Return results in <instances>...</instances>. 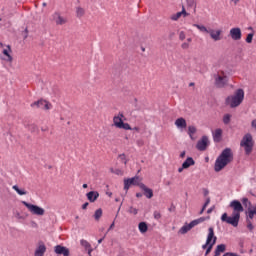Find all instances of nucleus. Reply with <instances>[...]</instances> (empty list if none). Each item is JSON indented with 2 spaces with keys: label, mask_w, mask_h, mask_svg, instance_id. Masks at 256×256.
Wrapping results in <instances>:
<instances>
[{
  "label": "nucleus",
  "mask_w": 256,
  "mask_h": 256,
  "mask_svg": "<svg viewBox=\"0 0 256 256\" xmlns=\"http://www.w3.org/2000/svg\"><path fill=\"white\" fill-rule=\"evenodd\" d=\"M233 161V151L231 148H225L221 154L217 157L215 164H214V170L216 173H219V171H222V169H225L229 163H232Z\"/></svg>",
  "instance_id": "1"
},
{
  "label": "nucleus",
  "mask_w": 256,
  "mask_h": 256,
  "mask_svg": "<svg viewBox=\"0 0 256 256\" xmlns=\"http://www.w3.org/2000/svg\"><path fill=\"white\" fill-rule=\"evenodd\" d=\"M243 99H245V91L238 89L235 91L234 95L226 98V105H229L231 109H235V107H239V105L243 103Z\"/></svg>",
  "instance_id": "2"
},
{
  "label": "nucleus",
  "mask_w": 256,
  "mask_h": 256,
  "mask_svg": "<svg viewBox=\"0 0 256 256\" xmlns=\"http://www.w3.org/2000/svg\"><path fill=\"white\" fill-rule=\"evenodd\" d=\"M255 145V142L253 141V136L250 133H247L243 136L240 147H243L245 151V155H249L250 153H253V147Z\"/></svg>",
  "instance_id": "3"
},
{
  "label": "nucleus",
  "mask_w": 256,
  "mask_h": 256,
  "mask_svg": "<svg viewBox=\"0 0 256 256\" xmlns=\"http://www.w3.org/2000/svg\"><path fill=\"white\" fill-rule=\"evenodd\" d=\"M239 219H241V214L239 213L232 212V216H228L227 213H224L221 216V221H223V223H228V225H232V227H238Z\"/></svg>",
  "instance_id": "4"
},
{
  "label": "nucleus",
  "mask_w": 256,
  "mask_h": 256,
  "mask_svg": "<svg viewBox=\"0 0 256 256\" xmlns=\"http://www.w3.org/2000/svg\"><path fill=\"white\" fill-rule=\"evenodd\" d=\"M22 205H25V207L28 209V211H30L32 215H37L38 217H43V215H45V209L42 207L31 204L27 201H22Z\"/></svg>",
  "instance_id": "5"
},
{
  "label": "nucleus",
  "mask_w": 256,
  "mask_h": 256,
  "mask_svg": "<svg viewBox=\"0 0 256 256\" xmlns=\"http://www.w3.org/2000/svg\"><path fill=\"white\" fill-rule=\"evenodd\" d=\"M131 185L141 187V185H143L141 178L139 176H134L132 178L124 179V191H129Z\"/></svg>",
  "instance_id": "6"
},
{
  "label": "nucleus",
  "mask_w": 256,
  "mask_h": 256,
  "mask_svg": "<svg viewBox=\"0 0 256 256\" xmlns=\"http://www.w3.org/2000/svg\"><path fill=\"white\" fill-rule=\"evenodd\" d=\"M256 215V207H254L253 209L248 208V211L246 212V223H247V229H249V231H253V229H255V227L253 226V222L251 221Z\"/></svg>",
  "instance_id": "7"
},
{
  "label": "nucleus",
  "mask_w": 256,
  "mask_h": 256,
  "mask_svg": "<svg viewBox=\"0 0 256 256\" xmlns=\"http://www.w3.org/2000/svg\"><path fill=\"white\" fill-rule=\"evenodd\" d=\"M214 85L217 89H223V87H227L229 84V78L227 76L214 75Z\"/></svg>",
  "instance_id": "8"
},
{
  "label": "nucleus",
  "mask_w": 256,
  "mask_h": 256,
  "mask_svg": "<svg viewBox=\"0 0 256 256\" xmlns=\"http://www.w3.org/2000/svg\"><path fill=\"white\" fill-rule=\"evenodd\" d=\"M31 107H36L37 109H44L45 111H49V109H51V103L47 102V100H38L32 103Z\"/></svg>",
  "instance_id": "9"
},
{
  "label": "nucleus",
  "mask_w": 256,
  "mask_h": 256,
  "mask_svg": "<svg viewBox=\"0 0 256 256\" xmlns=\"http://www.w3.org/2000/svg\"><path fill=\"white\" fill-rule=\"evenodd\" d=\"M217 238V236H215V230L213 229V227H210L208 229V235L206 238V243L204 245H202V249H207V247H209L211 245V243H213V240Z\"/></svg>",
  "instance_id": "10"
},
{
  "label": "nucleus",
  "mask_w": 256,
  "mask_h": 256,
  "mask_svg": "<svg viewBox=\"0 0 256 256\" xmlns=\"http://www.w3.org/2000/svg\"><path fill=\"white\" fill-rule=\"evenodd\" d=\"M54 253L58 256H69L71 255V252L69 251V248L63 246V245H56L54 247Z\"/></svg>",
  "instance_id": "11"
},
{
  "label": "nucleus",
  "mask_w": 256,
  "mask_h": 256,
  "mask_svg": "<svg viewBox=\"0 0 256 256\" xmlns=\"http://www.w3.org/2000/svg\"><path fill=\"white\" fill-rule=\"evenodd\" d=\"M209 145V138L207 136H203L201 140L197 142L196 148L198 151H205Z\"/></svg>",
  "instance_id": "12"
},
{
  "label": "nucleus",
  "mask_w": 256,
  "mask_h": 256,
  "mask_svg": "<svg viewBox=\"0 0 256 256\" xmlns=\"http://www.w3.org/2000/svg\"><path fill=\"white\" fill-rule=\"evenodd\" d=\"M230 37L233 41H240L242 37L241 28L235 27L230 29Z\"/></svg>",
  "instance_id": "13"
},
{
  "label": "nucleus",
  "mask_w": 256,
  "mask_h": 256,
  "mask_svg": "<svg viewBox=\"0 0 256 256\" xmlns=\"http://www.w3.org/2000/svg\"><path fill=\"white\" fill-rule=\"evenodd\" d=\"M230 207L233 209L232 213H239L241 215V212H243V205L239 200H233L230 203Z\"/></svg>",
  "instance_id": "14"
},
{
  "label": "nucleus",
  "mask_w": 256,
  "mask_h": 256,
  "mask_svg": "<svg viewBox=\"0 0 256 256\" xmlns=\"http://www.w3.org/2000/svg\"><path fill=\"white\" fill-rule=\"evenodd\" d=\"M52 17L56 25H65L67 23V19L63 18L59 12H55Z\"/></svg>",
  "instance_id": "15"
},
{
  "label": "nucleus",
  "mask_w": 256,
  "mask_h": 256,
  "mask_svg": "<svg viewBox=\"0 0 256 256\" xmlns=\"http://www.w3.org/2000/svg\"><path fill=\"white\" fill-rule=\"evenodd\" d=\"M208 33L213 41H221V30L209 29Z\"/></svg>",
  "instance_id": "16"
},
{
  "label": "nucleus",
  "mask_w": 256,
  "mask_h": 256,
  "mask_svg": "<svg viewBox=\"0 0 256 256\" xmlns=\"http://www.w3.org/2000/svg\"><path fill=\"white\" fill-rule=\"evenodd\" d=\"M222 137H223V130L221 128H218L213 132L214 143H221Z\"/></svg>",
  "instance_id": "17"
},
{
  "label": "nucleus",
  "mask_w": 256,
  "mask_h": 256,
  "mask_svg": "<svg viewBox=\"0 0 256 256\" xmlns=\"http://www.w3.org/2000/svg\"><path fill=\"white\" fill-rule=\"evenodd\" d=\"M140 189H142V191H144V195L147 199H152L153 189L146 187L145 184H140Z\"/></svg>",
  "instance_id": "18"
},
{
  "label": "nucleus",
  "mask_w": 256,
  "mask_h": 256,
  "mask_svg": "<svg viewBox=\"0 0 256 256\" xmlns=\"http://www.w3.org/2000/svg\"><path fill=\"white\" fill-rule=\"evenodd\" d=\"M123 117H125V115H123V113H119L118 116L113 118V123L118 129L123 125Z\"/></svg>",
  "instance_id": "19"
},
{
  "label": "nucleus",
  "mask_w": 256,
  "mask_h": 256,
  "mask_svg": "<svg viewBox=\"0 0 256 256\" xmlns=\"http://www.w3.org/2000/svg\"><path fill=\"white\" fill-rule=\"evenodd\" d=\"M88 201L90 203H95L96 199H99V192L97 191H90L86 194Z\"/></svg>",
  "instance_id": "20"
},
{
  "label": "nucleus",
  "mask_w": 256,
  "mask_h": 256,
  "mask_svg": "<svg viewBox=\"0 0 256 256\" xmlns=\"http://www.w3.org/2000/svg\"><path fill=\"white\" fill-rule=\"evenodd\" d=\"M47 251V247L45 244L41 243L35 250L34 256H43L45 255V252Z\"/></svg>",
  "instance_id": "21"
},
{
  "label": "nucleus",
  "mask_w": 256,
  "mask_h": 256,
  "mask_svg": "<svg viewBox=\"0 0 256 256\" xmlns=\"http://www.w3.org/2000/svg\"><path fill=\"white\" fill-rule=\"evenodd\" d=\"M175 125L178 129H186L187 128V120L185 118L181 117L176 119Z\"/></svg>",
  "instance_id": "22"
},
{
  "label": "nucleus",
  "mask_w": 256,
  "mask_h": 256,
  "mask_svg": "<svg viewBox=\"0 0 256 256\" xmlns=\"http://www.w3.org/2000/svg\"><path fill=\"white\" fill-rule=\"evenodd\" d=\"M227 251V246L225 244H219L216 246V249L214 251L215 255L214 256H220L221 253H225Z\"/></svg>",
  "instance_id": "23"
},
{
  "label": "nucleus",
  "mask_w": 256,
  "mask_h": 256,
  "mask_svg": "<svg viewBox=\"0 0 256 256\" xmlns=\"http://www.w3.org/2000/svg\"><path fill=\"white\" fill-rule=\"evenodd\" d=\"M195 165V160L192 157H188L183 163V169H189V167Z\"/></svg>",
  "instance_id": "24"
},
{
  "label": "nucleus",
  "mask_w": 256,
  "mask_h": 256,
  "mask_svg": "<svg viewBox=\"0 0 256 256\" xmlns=\"http://www.w3.org/2000/svg\"><path fill=\"white\" fill-rule=\"evenodd\" d=\"M204 221H207L206 217H200L196 220H193L189 223L190 227L193 229V227H197L200 223H203Z\"/></svg>",
  "instance_id": "25"
},
{
  "label": "nucleus",
  "mask_w": 256,
  "mask_h": 256,
  "mask_svg": "<svg viewBox=\"0 0 256 256\" xmlns=\"http://www.w3.org/2000/svg\"><path fill=\"white\" fill-rule=\"evenodd\" d=\"M188 9H193L194 13L197 11V2L195 0H186Z\"/></svg>",
  "instance_id": "26"
},
{
  "label": "nucleus",
  "mask_w": 256,
  "mask_h": 256,
  "mask_svg": "<svg viewBox=\"0 0 256 256\" xmlns=\"http://www.w3.org/2000/svg\"><path fill=\"white\" fill-rule=\"evenodd\" d=\"M138 229H139L140 233H147L149 226H147L146 222H140L138 224Z\"/></svg>",
  "instance_id": "27"
},
{
  "label": "nucleus",
  "mask_w": 256,
  "mask_h": 256,
  "mask_svg": "<svg viewBox=\"0 0 256 256\" xmlns=\"http://www.w3.org/2000/svg\"><path fill=\"white\" fill-rule=\"evenodd\" d=\"M85 15V8L78 6L76 7V17L78 19H81V17H83Z\"/></svg>",
  "instance_id": "28"
},
{
  "label": "nucleus",
  "mask_w": 256,
  "mask_h": 256,
  "mask_svg": "<svg viewBox=\"0 0 256 256\" xmlns=\"http://www.w3.org/2000/svg\"><path fill=\"white\" fill-rule=\"evenodd\" d=\"M191 225L190 224H185L183 227L180 228L179 233L181 235H185L186 233H189L191 231Z\"/></svg>",
  "instance_id": "29"
},
{
  "label": "nucleus",
  "mask_w": 256,
  "mask_h": 256,
  "mask_svg": "<svg viewBox=\"0 0 256 256\" xmlns=\"http://www.w3.org/2000/svg\"><path fill=\"white\" fill-rule=\"evenodd\" d=\"M12 189L18 193V195H27V191L25 189H20L19 186L14 185Z\"/></svg>",
  "instance_id": "30"
},
{
  "label": "nucleus",
  "mask_w": 256,
  "mask_h": 256,
  "mask_svg": "<svg viewBox=\"0 0 256 256\" xmlns=\"http://www.w3.org/2000/svg\"><path fill=\"white\" fill-rule=\"evenodd\" d=\"M195 133H197V128L195 126H189L188 127V135H189L190 139L193 140V135H195Z\"/></svg>",
  "instance_id": "31"
},
{
  "label": "nucleus",
  "mask_w": 256,
  "mask_h": 256,
  "mask_svg": "<svg viewBox=\"0 0 256 256\" xmlns=\"http://www.w3.org/2000/svg\"><path fill=\"white\" fill-rule=\"evenodd\" d=\"M215 243H217V238L213 239V242L206 248L205 256L209 255L211 253L213 247L215 246Z\"/></svg>",
  "instance_id": "32"
},
{
  "label": "nucleus",
  "mask_w": 256,
  "mask_h": 256,
  "mask_svg": "<svg viewBox=\"0 0 256 256\" xmlns=\"http://www.w3.org/2000/svg\"><path fill=\"white\" fill-rule=\"evenodd\" d=\"M103 217V210L101 208L97 209L94 213V218L96 221H99Z\"/></svg>",
  "instance_id": "33"
},
{
  "label": "nucleus",
  "mask_w": 256,
  "mask_h": 256,
  "mask_svg": "<svg viewBox=\"0 0 256 256\" xmlns=\"http://www.w3.org/2000/svg\"><path fill=\"white\" fill-rule=\"evenodd\" d=\"M194 27H196V29H199V31H201L202 33H209V29H207V27H205L204 25L194 24Z\"/></svg>",
  "instance_id": "34"
},
{
  "label": "nucleus",
  "mask_w": 256,
  "mask_h": 256,
  "mask_svg": "<svg viewBox=\"0 0 256 256\" xmlns=\"http://www.w3.org/2000/svg\"><path fill=\"white\" fill-rule=\"evenodd\" d=\"M224 125H229L231 123V114H225L223 117Z\"/></svg>",
  "instance_id": "35"
},
{
  "label": "nucleus",
  "mask_w": 256,
  "mask_h": 256,
  "mask_svg": "<svg viewBox=\"0 0 256 256\" xmlns=\"http://www.w3.org/2000/svg\"><path fill=\"white\" fill-rule=\"evenodd\" d=\"M80 244L82 245V247H84L86 249V251L88 249H91V244L89 242H87V240H81Z\"/></svg>",
  "instance_id": "36"
},
{
  "label": "nucleus",
  "mask_w": 256,
  "mask_h": 256,
  "mask_svg": "<svg viewBox=\"0 0 256 256\" xmlns=\"http://www.w3.org/2000/svg\"><path fill=\"white\" fill-rule=\"evenodd\" d=\"M120 129H124L125 131H131V129L133 128H131V125H129V123L122 122Z\"/></svg>",
  "instance_id": "37"
},
{
  "label": "nucleus",
  "mask_w": 256,
  "mask_h": 256,
  "mask_svg": "<svg viewBox=\"0 0 256 256\" xmlns=\"http://www.w3.org/2000/svg\"><path fill=\"white\" fill-rule=\"evenodd\" d=\"M3 54L6 55V57H8L7 61H13V57L9 55V51L7 49L3 50Z\"/></svg>",
  "instance_id": "38"
},
{
  "label": "nucleus",
  "mask_w": 256,
  "mask_h": 256,
  "mask_svg": "<svg viewBox=\"0 0 256 256\" xmlns=\"http://www.w3.org/2000/svg\"><path fill=\"white\" fill-rule=\"evenodd\" d=\"M153 217H154V219H156V221H159V219H161V212L154 211Z\"/></svg>",
  "instance_id": "39"
},
{
  "label": "nucleus",
  "mask_w": 256,
  "mask_h": 256,
  "mask_svg": "<svg viewBox=\"0 0 256 256\" xmlns=\"http://www.w3.org/2000/svg\"><path fill=\"white\" fill-rule=\"evenodd\" d=\"M129 213H132V215H137V213H139V210H137V208H134L133 206H131L128 210Z\"/></svg>",
  "instance_id": "40"
},
{
  "label": "nucleus",
  "mask_w": 256,
  "mask_h": 256,
  "mask_svg": "<svg viewBox=\"0 0 256 256\" xmlns=\"http://www.w3.org/2000/svg\"><path fill=\"white\" fill-rule=\"evenodd\" d=\"M180 17H181V13L178 12V13L172 15L171 19H172V21H178Z\"/></svg>",
  "instance_id": "41"
},
{
  "label": "nucleus",
  "mask_w": 256,
  "mask_h": 256,
  "mask_svg": "<svg viewBox=\"0 0 256 256\" xmlns=\"http://www.w3.org/2000/svg\"><path fill=\"white\" fill-rule=\"evenodd\" d=\"M253 33H250L246 37V43H253Z\"/></svg>",
  "instance_id": "42"
},
{
  "label": "nucleus",
  "mask_w": 256,
  "mask_h": 256,
  "mask_svg": "<svg viewBox=\"0 0 256 256\" xmlns=\"http://www.w3.org/2000/svg\"><path fill=\"white\" fill-rule=\"evenodd\" d=\"M118 157H119V159H121V161H122L125 165H127V159H126L125 154H120Z\"/></svg>",
  "instance_id": "43"
},
{
  "label": "nucleus",
  "mask_w": 256,
  "mask_h": 256,
  "mask_svg": "<svg viewBox=\"0 0 256 256\" xmlns=\"http://www.w3.org/2000/svg\"><path fill=\"white\" fill-rule=\"evenodd\" d=\"M211 203V198H207L206 202L204 203V205L202 206L203 209H207V206Z\"/></svg>",
  "instance_id": "44"
},
{
  "label": "nucleus",
  "mask_w": 256,
  "mask_h": 256,
  "mask_svg": "<svg viewBox=\"0 0 256 256\" xmlns=\"http://www.w3.org/2000/svg\"><path fill=\"white\" fill-rule=\"evenodd\" d=\"M242 203H243V205H245L246 207H247V205H251V202H249V199H247V198H243V199H242Z\"/></svg>",
  "instance_id": "45"
},
{
  "label": "nucleus",
  "mask_w": 256,
  "mask_h": 256,
  "mask_svg": "<svg viewBox=\"0 0 256 256\" xmlns=\"http://www.w3.org/2000/svg\"><path fill=\"white\" fill-rule=\"evenodd\" d=\"M181 15H184V17H188L189 13L185 10V6H182V11L180 12Z\"/></svg>",
  "instance_id": "46"
},
{
  "label": "nucleus",
  "mask_w": 256,
  "mask_h": 256,
  "mask_svg": "<svg viewBox=\"0 0 256 256\" xmlns=\"http://www.w3.org/2000/svg\"><path fill=\"white\" fill-rule=\"evenodd\" d=\"M180 41H185V32L181 31L179 34Z\"/></svg>",
  "instance_id": "47"
},
{
  "label": "nucleus",
  "mask_w": 256,
  "mask_h": 256,
  "mask_svg": "<svg viewBox=\"0 0 256 256\" xmlns=\"http://www.w3.org/2000/svg\"><path fill=\"white\" fill-rule=\"evenodd\" d=\"M181 48L182 49H188L189 48V43H187V42L182 43Z\"/></svg>",
  "instance_id": "48"
},
{
  "label": "nucleus",
  "mask_w": 256,
  "mask_h": 256,
  "mask_svg": "<svg viewBox=\"0 0 256 256\" xmlns=\"http://www.w3.org/2000/svg\"><path fill=\"white\" fill-rule=\"evenodd\" d=\"M114 173H115V175H123V171L120 170V169H116V170L114 171Z\"/></svg>",
  "instance_id": "49"
},
{
  "label": "nucleus",
  "mask_w": 256,
  "mask_h": 256,
  "mask_svg": "<svg viewBox=\"0 0 256 256\" xmlns=\"http://www.w3.org/2000/svg\"><path fill=\"white\" fill-rule=\"evenodd\" d=\"M15 217H16V219H23V216H21V213H19V212L15 213Z\"/></svg>",
  "instance_id": "50"
},
{
  "label": "nucleus",
  "mask_w": 256,
  "mask_h": 256,
  "mask_svg": "<svg viewBox=\"0 0 256 256\" xmlns=\"http://www.w3.org/2000/svg\"><path fill=\"white\" fill-rule=\"evenodd\" d=\"M87 207H89V202H85V203L82 205V209H87Z\"/></svg>",
  "instance_id": "51"
},
{
  "label": "nucleus",
  "mask_w": 256,
  "mask_h": 256,
  "mask_svg": "<svg viewBox=\"0 0 256 256\" xmlns=\"http://www.w3.org/2000/svg\"><path fill=\"white\" fill-rule=\"evenodd\" d=\"M251 126H252L254 129H256V119H255V120H252Z\"/></svg>",
  "instance_id": "52"
},
{
  "label": "nucleus",
  "mask_w": 256,
  "mask_h": 256,
  "mask_svg": "<svg viewBox=\"0 0 256 256\" xmlns=\"http://www.w3.org/2000/svg\"><path fill=\"white\" fill-rule=\"evenodd\" d=\"M131 131H136L137 133H139V131H141V129L139 127H134L131 129Z\"/></svg>",
  "instance_id": "53"
},
{
  "label": "nucleus",
  "mask_w": 256,
  "mask_h": 256,
  "mask_svg": "<svg viewBox=\"0 0 256 256\" xmlns=\"http://www.w3.org/2000/svg\"><path fill=\"white\" fill-rule=\"evenodd\" d=\"M185 155H186V152H185V151H182V152L180 153L181 159H184Z\"/></svg>",
  "instance_id": "54"
},
{
  "label": "nucleus",
  "mask_w": 256,
  "mask_h": 256,
  "mask_svg": "<svg viewBox=\"0 0 256 256\" xmlns=\"http://www.w3.org/2000/svg\"><path fill=\"white\" fill-rule=\"evenodd\" d=\"M113 227H115V221L112 222V224L110 225L108 231H111V229H113Z\"/></svg>",
  "instance_id": "55"
},
{
  "label": "nucleus",
  "mask_w": 256,
  "mask_h": 256,
  "mask_svg": "<svg viewBox=\"0 0 256 256\" xmlns=\"http://www.w3.org/2000/svg\"><path fill=\"white\" fill-rule=\"evenodd\" d=\"M213 209H215V207L209 208V209L207 210V213H208V214L213 213Z\"/></svg>",
  "instance_id": "56"
},
{
  "label": "nucleus",
  "mask_w": 256,
  "mask_h": 256,
  "mask_svg": "<svg viewBox=\"0 0 256 256\" xmlns=\"http://www.w3.org/2000/svg\"><path fill=\"white\" fill-rule=\"evenodd\" d=\"M86 251H88V255L91 256V253H93V248H89V249L86 250Z\"/></svg>",
  "instance_id": "57"
},
{
  "label": "nucleus",
  "mask_w": 256,
  "mask_h": 256,
  "mask_svg": "<svg viewBox=\"0 0 256 256\" xmlns=\"http://www.w3.org/2000/svg\"><path fill=\"white\" fill-rule=\"evenodd\" d=\"M183 169H187V168H183V165H182V167L178 168V173H183Z\"/></svg>",
  "instance_id": "58"
},
{
  "label": "nucleus",
  "mask_w": 256,
  "mask_h": 256,
  "mask_svg": "<svg viewBox=\"0 0 256 256\" xmlns=\"http://www.w3.org/2000/svg\"><path fill=\"white\" fill-rule=\"evenodd\" d=\"M136 197L139 199V198L143 197V194L142 193H136Z\"/></svg>",
  "instance_id": "59"
},
{
  "label": "nucleus",
  "mask_w": 256,
  "mask_h": 256,
  "mask_svg": "<svg viewBox=\"0 0 256 256\" xmlns=\"http://www.w3.org/2000/svg\"><path fill=\"white\" fill-rule=\"evenodd\" d=\"M204 195H205V197H207V195H209V190L204 189Z\"/></svg>",
  "instance_id": "60"
},
{
  "label": "nucleus",
  "mask_w": 256,
  "mask_h": 256,
  "mask_svg": "<svg viewBox=\"0 0 256 256\" xmlns=\"http://www.w3.org/2000/svg\"><path fill=\"white\" fill-rule=\"evenodd\" d=\"M104 239H105V236H104L103 238L99 239V240H98V243H99V244L103 243V240H104Z\"/></svg>",
  "instance_id": "61"
},
{
  "label": "nucleus",
  "mask_w": 256,
  "mask_h": 256,
  "mask_svg": "<svg viewBox=\"0 0 256 256\" xmlns=\"http://www.w3.org/2000/svg\"><path fill=\"white\" fill-rule=\"evenodd\" d=\"M204 212H205V209H203V207H202V209L199 212V215H203Z\"/></svg>",
  "instance_id": "62"
},
{
  "label": "nucleus",
  "mask_w": 256,
  "mask_h": 256,
  "mask_svg": "<svg viewBox=\"0 0 256 256\" xmlns=\"http://www.w3.org/2000/svg\"><path fill=\"white\" fill-rule=\"evenodd\" d=\"M106 195H108V197H112L113 193L107 192Z\"/></svg>",
  "instance_id": "63"
},
{
  "label": "nucleus",
  "mask_w": 256,
  "mask_h": 256,
  "mask_svg": "<svg viewBox=\"0 0 256 256\" xmlns=\"http://www.w3.org/2000/svg\"><path fill=\"white\" fill-rule=\"evenodd\" d=\"M168 211H175V206H173L172 208H169Z\"/></svg>",
  "instance_id": "64"
}]
</instances>
